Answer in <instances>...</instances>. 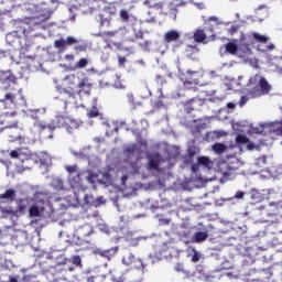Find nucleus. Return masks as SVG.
<instances>
[{
    "mask_svg": "<svg viewBox=\"0 0 282 282\" xmlns=\"http://www.w3.org/2000/svg\"><path fill=\"white\" fill-rule=\"evenodd\" d=\"M67 88L61 93V100L65 107L76 105V96H91L94 84L89 77H83V73L77 72L66 76Z\"/></svg>",
    "mask_w": 282,
    "mask_h": 282,
    "instance_id": "1",
    "label": "nucleus"
},
{
    "mask_svg": "<svg viewBox=\"0 0 282 282\" xmlns=\"http://www.w3.org/2000/svg\"><path fill=\"white\" fill-rule=\"evenodd\" d=\"M82 124V121H78L72 117L57 115L50 124H45L43 121H37L35 127L39 128L41 133H45V131L50 132L48 135L44 134V138H54V129H66L68 133H74V131L79 129Z\"/></svg>",
    "mask_w": 282,
    "mask_h": 282,
    "instance_id": "2",
    "label": "nucleus"
},
{
    "mask_svg": "<svg viewBox=\"0 0 282 282\" xmlns=\"http://www.w3.org/2000/svg\"><path fill=\"white\" fill-rule=\"evenodd\" d=\"M247 85L250 88L247 90V96H241L239 107H243L249 98H261V96H268L272 91V85L259 74L250 77Z\"/></svg>",
    "mask_w": 282,
    "mask_h": 282,
    "instance_id": "3",
    "label": "nucleus"
},
{
    "mask_svg": "<svg viewBox=\"0 0 282 282\" xmlns=\"http://www.w3.org/2000/svg\"><path fill=\"white\" fill-rule=\"evenodd\" d=\"M32 206V198H20L17 200V210L12 208V206L3 207V200H0V213L2 217H14L17 213L23 215L28 208Z\"/></svg>",
    "mask_w": 282,
    "mask_h": 282,
    "instance_id": "4",
    "label": "nucleus"
},
{
    "mask_svg": "<svg viewBox=\"0 0 282 282\" xmlns=\"http://www.w3.org/2000/svg\"><path fill=\"white\" fill-rule=\"evenodd\" d=\"M19 100H23L21 90L7 93L4 95V99L0 100V118H10V116H17V113L8 111V104L6 101L11 102L12 105H17Z\"/></svg>",
    "mask_w": 282,
    "mask_h": 282,
    "instance_id": "5",
    "label": "nucleus"
},
{
    "mask_svg": "<svg viewBox=\"0 0 282 282\" xmlns=\"http://www.w3.org/2000/svg\"><path fill=\"white\" fill-rule=\"evenodd\" d=\"M178 78L181 83H183L184 89H193V87H197L199 85V80H202V70H191L180 72Z\"/></svg>",
    "mask_w": 282,
    "mask_h": 282,
    "instance_id": "6",
    "label": "nucleus"
},
{
    "mask_svg": "<svg viewBox=\"0 0 282 282\" xmlns=\"http://www.w3.org/2000/svg\"><path fill=\"white\" fill-rule=\"evenodd\" d=\"M116 14V8L106 7L102 12L99 13L98 24L99 28H111V17Z\"/></svg>",
    "mask_w": 282,
    "mask_h": 282,
    "instance_id": "7",
    "label": "nucleus"
},
{
    "mask_svg": "<svg viewBox=\"0 0 282 282\" xmlns=\"http://www.w3.org/2000/svg\"><path fill=\"white\" fill-rule=\"evenodd\" d=\"M1 131L6 132L9 142H17V140H23V130L14 126H4Z\"/></svg>",
    "mask_w": 282,
    "mask_h": 282,
    "instance_id": "8",
    "label": "nucleus"
},
{
    "mask_svg": "<svg viewBox=\"0 0 282 282\" xmlns=\"http://www.w3.org/2000/svg\"><path fill=\"white\" fill-rule=\"evenodd\" d=\"M10 158H12V160H20V162H28L32 160V151L28 148H18L10 152Z\"/></svg>",
    "mask_w": 282,
    "mask_h": 282,
    "instance_id": "9",
    "label": "nucleus"
},
{
    "mask_svg": "<svg viewBox=\"0 0 282 282\" xmlns=\"http://www.w3.org/2000/svg\"><path fill=\"white\" fill-rule=\"evenodd\" d=\"M182 34L177 30H169L163 35V41L169 45V43H180Z\"/></svg>",
    "mask_w": 282,
    "mask_h": 282,
    "instance_id": "10",
    "label": "nucleus"
},
{
    "mask_svg": "<svg viewBox=\"0 0 282 282\" xmlns=\"http://www.w3.org/2000/svg\"><path fill=\"white\" fill-rule=\"evenodd\" d=\"M17 83V76L12 74V70L0 72V85H14Z\"/></svg>",
    "mask_w": 282,
    "mask_h": 282,
    "instance_id": "11",
    "label": "nucleus"
},
{
    "mask_svg": "<svg viewBox=\"0 0 282 282\" xmlns=\"http://www.w3.org/2000/svg\"><path fill=\"white\" fill-rule=\"evenodd\" d=\"M96 254H99V257H102L104 259H107L108 261H111L116 254H118V247H112L107 250H96Z\"/></svg>",
    "mask_w": 282,
    "mask_h": 282,
    "instance_id": "12",
    "label": "nucleus"
},
{
    "mask_svg": "<svg viewBox=\"0 0 282 282\" xmlns=\"http://www.w3.org/2000/svg\"><path fill=\"white\" fill-rule=\"evenodd\" d=\"M107 281L106 275H91L87 279V282H105ZM112 282H124V275H120L119 278L112 276L110 279Z\"/></svg>",
    "mask_w": 282,
    "mask_h": 282,
    "instance_id": "13",
    "label": "nucleus"
},
{
    "mask_svg": "<svg viewBox=\"0 0 282 282\" xmlns=\"http://www.w3.org/2000/svg\"><path fill=\"white\" fill-rule=\"evenodd\" d=\"M225 54H230L231 56H237L239 52V45L237 44V40H232L224 45Z\"/></svg>",
    "mask_w": 282,
    "mask_h": 282,
    "instance_id": "14",
    "label": "nucleus"
},
{
    "mask_svg": "<svg viewBox=\"0 0 282 282\" xmlns=\"http://www.w3.org/2000/svg\"><path fill=\"white\" fill-rule=\"evenodd\" d=\"M193 39L195 43H206V39H208V36L206 35V31H204L202 26H198L193 33Z\"/></svg>",
    "mask_w": 282,
    "mask_h": 282,
    "instance_id": "15",
    "label": "nucleus"
},
{
    "mask_svg": "<svg viewBox=\"0 0 282 282\" xmlns=\"http://www.w3.org/2000/svg\"><path fill=\"white\" fill-rule=\"evenodd\" d=\"M83 173L74 174L73 176H68V182L72 188H79V186H83Z\"/></svg>",
    "mask_w": 282,
    "mask_h": 282,
    "instance_id": "16",
    "label": "nucleus"
},
{
    "mask_svg": "<svg viewBox=\"0 0 282 282\" xmlns=\"http://www.w3.org/2000/svg\"><path fill=\"white\" fill-rule=\"evenodd\" d=\"M270 133L275 135H282V121H274L269 124Z\"/></svg>",
    "mask_w": 282,
    "mask_h": 282,
    "instance_id": "17",
    "label": "nucleus"
},
{
    "mask_svg": "<svg viewBox=\"0 0 282 282\" xmlns=\"http://www.w3.org/2000/svg\"><path fill=\"white\" fill-rule=\"evenodd\" d=\"M208 239V231H197L192 237L193 243H202Z\"/></svg>",
    "mask_w": 282,
    "mask_h": 282,
    "instance_id": "18",
    "label": "nucleus"
},
{
    "mask_svg": "<svg viewBox=\"0 0 282 282\" xmlns=\"http://www.w3.org/2000/svg\"><path fill=\"white\" fill-rule=\"evenodd\" d=\"M84 200L86 206H94L95 208H98L100 206V199L99 198H94V196L86 194L84 196Z\"/></svg>",
    "mask_w": 282,
    "mask_h": 282,
    "instance_id": "19",
    "label": "nucleus"
},
{
    "mask_svg": "<svg viewBox=\"0 0 282 282\" xmlns=\"http://www.w3.org/2000/svg\"><path fill=\"white\" fill-rule=\"evenodd\" d=\"M0 199H8V202H14V199H17V191L12 188L7 189L3 194L0 195Z\"/></svg>",
    "mask_w": 282,
    "mask_h": 282,
    "instance_id": "20",
    "label": "nucleus"
},
{
    "mask_svg": "<svg viewBox=\"0 0 282 282\" xmlns=\"http://www.w3.org/2000/svg\"><path fill=\"white\" fill-rule=\"evenodd\" d=\"M199 153V150L196 147H189L187 149V159L185 160V164H193V158Z\"/></svg>",
    "mask_w": 282,
    "mask_h": 282,
    "instance_id": "21",
    "label": "nucleus"
},
{
    "mask_svg": "<svg viewBox=\"0 0 282 282\" xmlns=\"http://www.w3.org/2000/svg\"><path fill=\"white\" fill-rule=\"evenodd\" d=\"M185 54L187 58H194L195 54H199V47L189 44L185 47Z\"/></svg>",
    "mask_w": 282,
    "mask_h": 282,
    "instance_id": "22",
    "label": "nucleus"
},
{
    "mask_svg": "<svg viewBox=\"0 0 282 282\" xmlns=\"http://www.w3.org/2000/svg\"><path fill=\"white\" fill-rule=\"evenodd\" d=\"M249 140L250 139L248 137H246L245 134H237L236 147L238 149H241L242 147H246V144H248Z\"/></svg>",
    "mask_w": 282,
    "mask_h": 282,
    "instance_id": "23",
    "label": "nucleus"
},
{
    "mask_svg": "<svg viewBox=\"0 0 282 282\" xmlns=\"http://www.w3.org/2000/svg\"><path fill=\"white\" fill-rule=\"evenodd\" d=\"M118 34V30L115 31H100L97 36H100L104 41H109V39H113Z\"/></svg>",
    "mask_w": 282,
    "mask_h": 282,
    "instance_id": "24",
    "label": "nucleus"
},
{
    "mask_svg": "<svg viewBox=\"0 0 282 282\" xmlns=\"http://www.w3.org/2000/svg\"><path fill=\"white\" fill-rule=\"evenodd\" d=\"M156 0H144V6L148 8H154L155 10H162L164 8V2H155Z\"/></svg>",
    "mask_w": 282,
    "mask_h": 282,
    "instance_id": "25",
    "label": "nucleus"
},
{
    "mask_svg": "<svg viewBox=\"0 0 282 282\" xmlns=\"http://www.w3.org/2000/svg\"><path fill=\"white\" fill-rule=\"evenodd\" d=\"M195 102H199V98H192L185 104L184 109L186 113H191L195 109Z\"/></svg>",
    "mask_w": 282,
    "mask_h": 282,
    "instance_id": "26",
    "label": "nucleus"
},
{
    "mask_svg": "<svg viewBox=\"0 0 282 282\" xmlns=\"http://www.w3.org/2000/svg\"><path fill=\"white\" fill-rule=\"evenodd\" d=\"M199 166H205V169H210L213 166V161L208 156H199L197 159Z\"/></svg>",
    "mask_w": 282,
    "mask_h": 282,
    "instance_id": "27",
    "label": "nucleus"
},
{
    "mask_svg": "<svg viewBox=\"0 0 282 282\" xmlns=\"http://www.w3.org/2000/svg\"><path fill=\"white\" fill-rule=\"evenodd\" d=\"M251 36H252L253 41H256L257 43L263 44V43H268V41H270V39L268 36L261 35V33H257V32L252 33Z\"/></svg>",
    "mask_w": 282,
    "mask_h": 282,
    "instance_id": "28",
    "label": "nucleus"
},
{
    "mask_svg": "<svg viewBox=\"0 0 282 282\" xmlns=\"http://www.w3.org/2000/svg\"><path fill=\"white\" fill-rule=\"evenodd\" d=\"M54 47L59 50V52H65V50H67V43L65 42V39L55 40Z\"/></svg>",
    "mask_w": 282,
    "mask_h": 282,
    "instance_id": "29",
    "label": "nucleus"
},
{
    "mask_svg": "<svg viewBox=\"0 0 282 282\" xmlns=\"http://www.w3.org/2000/svg\"><path fill=\"white\" fill-rule=\"evenodd\" d=\"M65 171L68 173V177H72L73 175H77V173H80L78 170V165H65Z\"/></svg>",
    "mask_w": 282,
    "mask_h": 282,
    "instance_id": "30",
    "label": "nucleus"
},
{
    "mask_svg": "<svg viewBox=\"0 0 282 282\" xmlns=\"http://www.w3.org/2000/svg\"><path fill=\"white\" fill-rule=\"evenodd\" d=\"M148 169H150V171H158V169H160V161L155 158L149 159Z\"/></svg>",
    "mask_w": 282,
    "mask_h": 282,
    "instance_id": "31",
    "label": "nucleus"
},
{
    "mask_svg": "<svg viewBox=\"0 0 282 282\" xmlns=\"http://www.w3.org/2000/svg\"><path fill=\"white\" fill-rule=\"evenodd\" d=\"M134 261H135V256H133V253L131 252L127 253L122 258V263H124V265H131V263H133Z\"/></svg>",
    "mask_w": 282,
    "mask_h": 282,
    "instance_id": "32",
    "label": "nucleus"
},
{
    "mask_svg": "<svg viewBox=\"0 0 282 282\" xmlns=\"http://www.w3.org/2000/svg\"><path fill=\"white\" fill-rule=\"evenodd\" d=\"M29 214L30 217H41V209H39V206L36 205H31L29 207Z\"/></svg>",
    "mask_w": 282,
    "mask_h": 282,
    "instance_id": "33",
    "label": "nucleus"
},
{
    "mask_svg": "<svg viewBox=\"0 0 282 282\" xmlns=\"http://www.w3.org/2000/svg\"><path fill=\"white\" fill-rule=\"evenodd\" d=\"M119 17L123 23H129L131 19V14H129V11H127L126 9L120 10Z\"/></svg>",
    "mask_w": 282,
    "mask_h": 282,
    "instance_id": "34",
    "label": "nucleus"
},
{
    "mask_svg": "<svg viewBox=\"0 0 282 282\" xmlns=\"http://www.w3.org/2000/svg\"><path fill=\"white\" fill-rule=\"evenodd\" d=\"M89 65V61L87 58H80L74 66V69H85Z\"/></svg>",
    "mask_w": 282,
    "mask_h": 282,
    "instance_id": "35",
    "label": "nucleus"
},
{
    "mask_svg": "<svg viewBox=\"0 0 282 282\" xmlns=\"http://www.w3.org/2000/svg\"><path fill=\"white\" fill-rule=\"evenodd\" d=\"M213 151H215V153H224V152H226V144H224V143H215L213 145Z\"/></svg>",
    "mask_w": 282,
    "mask_h": 282,
    "instance_id": "36",
    "label": "nucleus"
},
{
    "mask_svg": "<svg viewBox=\"0 0 282 282\" xmlns=\"http://www.w3.org/2000/svg\"><path fill=\"white\" fill-rule=\"evenodd\" d=\"M73 265H76V268H83V259H80V256L73 257Z\"/></svg>",
    "mask_w": 282,
    "mask_h": 282,
    "instance_id": "37",
    "label": "nucleus"
},
{
    "mask_svg": "<svg viewBox=\"0 0 282 282\" xmlns=\"http://www.w3.org/2000/svg\"><path fill=\"white\" fill-rule=\"evenodd\" d=\"M135 151H138V148L135 145L128 147L124 149L126 155H133L135 154Z\"/></svg>",
    "mask_w": 282,
    "mask_h": 282,
    "instance_id": "38",
    "label": "nucleus"
},
{
    "mask_svg": "<svg viewBox=\"0 0 282 282\" xmlns=\"http://www.w3.org/2000/svg\"><path fill=\"white\" fill-rule=\"evenodd\" d=\"M156 84L160 85L161 87H164L166 85V78L162 75H156L155 77Z\"/></svg>",
    "mask_w": 282,
    "mask_h": 282,
    "instance_id": "39",
    "label": "nucleus"
},
{
    "mask_svg": "<svg viewBox=\"0 0 282 282\" xmlns=\"http://www.w3.org/2000/svg\"><path fill=\"white\" fill-rule=\"evenodd\" d=\"M144 39V31L139 30L137 33H134V39H132V42H135L138 40L142 41Z\"/></svg>",
    "mask_w": 282,
    "mask_h": 282,
    "instance_id": "40",
    "label": "nucleus"
},
{
    "mask_svg": "<svg viewBox=\"0 0 282 282\" xmlns=\"http://www.w3.org/2000/svg\"><path fill=\"white\" fill-rule=\"evenodd\" d=\"M274 44H269L261 48V45L258 46L259 52H272L274 50Z\"/></svg>",
    "mask_w": 282,
    "mask_h": 282,
    "instance_id": "41",
    "label": "nucleus"
},
{
    "mask_svg": "<svg viewBox=\"0 0 282 282\" xmlns=\"http://www.w3.org/2000/svg\"><path fill=\"white\" fill-rule=\"evenodd\" d=\"M29 24L26 22H21L19 32H22V34H28L30 31H28Z\"/></svg>",
    "mask_w": 282,
    "mask_h": 282,
    "instance_id": "42",
    "label": "nucleus"
},
{
    "mask_svg": "<svg viewBox=\"0 0 282 282\" xmlns=\"http://www.w3.org/2000/svg\"><path fill=\"white\" fill-rule=\"evenodd\" d=\"M239 32V26L237 25H231L230 29H228V34L230 36H235Z\"/></svg>",
    "mask_w": 282,
    "mask_h": 282,
    "instance_id": "43",
    "label": "nucleus"
},
{
    "mask_svg": "<svg viewBox=\"0 0 282 282\" xmlns=\"http://www.w3.org/2000/svg\"><path fill=\"white\" fill-rule=\"evenodd\" d=\"M193 256H192V262L193 263H197V262H199V259H200V256H199V252L197 251V250H193Z\"/></svg>",
    "mask_w": 282,
    "mask_h": 282,
    "instance_id": "44",
    "label": "nucleus"
},
{
    "mask_svg": "<svg viewBox=\"0 0 282 282\" xmlns=\"http://www.w3.org/2000/svg\"><path fill=\"white\" fill-rule=\"evenodd\" d=\"M139 45L144 50L145 52H149V47L151 46V41L147 40L142 43H139Z\"/></svg>",
    "mask_w": 282,
    "mask_h": 282,
    "instance_id": "45",
    "label": "nucleus"
},
{
    "mask_svg": "<svg viewBox=\"0 0 282 282\" xmlns=\"http://www.w3.org/2000/svg\"><path fill=\"white\" fill-rule=\"evenodd\" d=\"M66 45H76V43H78V40H76V37L73 36H68L66 40Z\"/></svg>",
    "mask_w": 282,
    "mask_h": 282,
    "instance_id": "46",
    "label": "nucleus"
},
{
    "mask_svg": "<svg viewBox=\"0 0 282 282\" xmlns=\"http://www.w3.org/2000/svg\"><path fill=\"white\" fill-rule=\"evenodd\" d=\"M243 197H246V192L243 191H237L234 196L235 199H243Z\"/></svg>",
    "mask_w": 282,
    "mask_h": 282,
    "instance_id": "47",
    "label": "nucleus"
},
{
    "mask_svg": "<svg viewBox=\"0 0 282 282\" xmlns=\"http://www.w3.org/2000/svg\"><path fill=\"white\" fill-rule=\"evenodd\" d=\"M99 116V112H98V109H93L88 112V118H98Z\"/></svg>",
    "mask_w": 282,
    "mask_h": 282,
    "instance_id": "48",
    "label": "nucleus"
},
{
    "mask_svg": "<svg viewBox=\"0 0 282 282\" xmlns=\"http://www.w3.org/2000/svg\"><path fill=\"white\" fill-rule=\"evenodd\" d=\"M86 228L88 229V231H85V227L82 228V235L84 237H89L91 235V227L86 226Z\"/></svg>",
    "mask_w": 282,
    "mask_h": 282,
    "instance_id": "49",
    "label": "nucleus"
},
{
    "mask_svg": "<svg viewBox=\"0 0 282 282\" xmlns=\"http://www.w3.org/2000/svg\"><path fill=\"white\" fill-rule=\"evenodd\" d=\"M248 151H254V149H257V145L252 142H250V139H249V142L246 144Z\"/></svg>",
    "mask_w": 282,
    "mask_h": 282,
    "instance_id": "50",
    "label": "nucleus"
},
{
    "mask_svg": "<svg viewBox=\"0 0 282 282\" xmlns=\"http://www.w3.org/2000/svg\"><path fill=\"white\" fill-rule=\"evenodd\" d=\"M191 170L193 173H197L199 171V163H193Z\"/></svg>",
    "mask_w": 282,
    "mask_h": 282,
    "instance_id": "51",
    "label": "nucleus"
},
{
    "mask_svg": "<svg viewBox=\"0 0 282 282\" xmlns=\"http://www.w3.org/2000/svg\"><path fill=\"white\" fill-rule=\"evenodd\" d=\"M37 130H39V132H40V135H42V138L52 140V138H50V137H45V135H50L48 130H45V131H44V133H43V132H41V130H40L39 128H37Z\"/></svg>",
    "mask_w": 282,
    "mask_h": 282,
    "instance_id": "52",
    "label": "nucleus"
},
{
    "mask_svg": "<svg viewBox=\"0 0 282 282\" xmlns=\"http://www.w3.org/2000/svg\"><path fill=\"white\" fill-rule=\"evenodd\" d=\"M160 224H162V226H169V224H171V220H169L166 218H161Z\"/></svg>",
    "mask_w": 282,
    "mask_h": 282,
    "instance_id": "53",
    "label": "nucleus"
},
{
    "mask_svg": "<svg viewBox=\"0 0 282 282\" xmlns=\"http://www.w3.org/2000/svg\"><path fill=\"white\" fill-rule=\"evenodd\" d=\"M75 50H77V52H85L86 46L85 45H77V46H75Z\"/></svg>",
    "mask_w": 282,
    "mask_h": 282,
    "instance_id": "54",
    "label": "nucleus"
},
{
    "mask_svg": "<svg viewBox=\"0 0 282 282\" xmlns=\"http://www.w3.org/2000/svg\"><path fill=\"white\" fill-rule=\"evenodd\" d=\"M181 46H182V42H180V43H177V44H174V45L172 46L173 52H176Z\"/></svg>",
    "mask_w": 282,
    "mask_h": 282,
    "instance_id": "55",
    "label": "nucleus"
},
{
    "mask_svg": "<svg viewBox=\"0 0 282 282\" xmlns=\"http://www.w3.org/2000/svg\"><path fill=\"white\" fill-rule=\"evenodd\" d=\"M129 180V175L121 176V184H127V181Z\"/></svg>",
    "mask_w": 282,
    "mask_h": 282,
    "instance_id": "56",
    "label": "nucleus"
},
{
    "mask_svg": "<svg viewBox=\"0 0 282 282\" xmlns=\"http://www.w3.org/2000/svg\"><path fill=\"white\" fill-rule=\"evenodd\" d=\"M127 63L126 57H119V65H124Z\"/></svg>",
    "mask_w": 282,
    "mask_h": 282,
    "instance_id": "57",
    "label": "nucleus"
},
{
    "mask_svg": "<svg viewBox=\"0 0 282 282\" xmlns=\"http://www.w3.org/2000/svg\"><path fill=\"white\" fill-rule=\"evenodd\" d=\"M262 221H264V224H274V220L270 218H262Z\"/></svg>",
    "mask_w": 282,
    "mask_h": 282,
    "instance_id": "58",
    "label": "nucleus"
},
{
    "mask_svg": "<svg viewBox=\"0 0 282 282\" xmlns=\"http://www.w3.org/2000/svg\"><path fill=\"white\" fill-rule=\"evenodd\" d=\"M65 58L67 61H74V54H67V55H65Z\"/></svg>",
    "mask_w": 282,
    "mask_h": 282,
    "instance_id": "59",
    "label": "nucleus"
},
{
    "mask_svg": "<svg viewBox=\"0 0 282 282\" xmlns=\"http://www.w3.org/2000/svg\"><path fill=\"white\" fill-rule=\"evenodd\" d=\"M236 105L234 102H227L228 109H235Z\"/></svg>",
    "mask_w": 282,
    "mask_h": 282,
    "instance_id": "60",
    "label": "nucleus"
},
{
    "mask_svg": "<svg viewBox=\"0 0 282 282\" xmlns=\"http://www.w3.org/2000/svg\"><path fill=\"white\" fill-rule=\"evenodd\" d=\"M8 282H19V280L14 276H10Z\"/></svg>",
    "mask_w": 282,
    "mask_h": 282,
    "instance_id": "61",
    "label": "nucleus"
},
{
    "mask_svg": "<svg viewBox=\"0 0 282 282\" xmlns=\"http://www.w3.org/2000/svg\"><path fill=\"white\" fill-rule=\"evenodd\" d=\"M207 21H208V22L215 21V23H217V17H210Z\"/></svg>",
    "mask_w": 282,
    "mask_h": 282,
    "instance_id": "62",
    "label": "nucleus"
},
{
    "mask_svg": "<svg viewBox=\"0 0 282 282\" xmlns=\"http://www.w3.org/2000/svg\"><path fill=\"white\" fill-rule=\"evenodd\" d=\"M87 180L88 182H94V174L88 175Z\"/></svg>",
    "mask_w": 282,
    "mask_h": 282,
    "instance_id": "63",
    "label": "nucleus"
},
{
    "mask_svg": "<svg viewBox=\"0 0 282 282\" xmlns=\"http://www.w3.org/2000/svg\"><path fill=\"white\" fill-rule=\"evenodd\" d=\"M249 282H263V280H250Z\"/></svg>",
    "mask_w": 282,
    "mask_h": 282,
    "instance_id": "64",
    "label": "nucleus"
}]
</instances>
